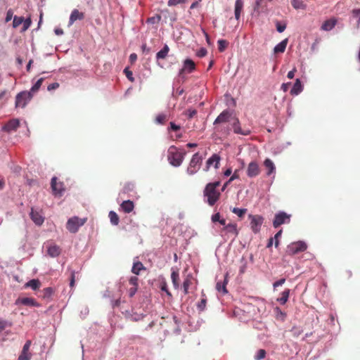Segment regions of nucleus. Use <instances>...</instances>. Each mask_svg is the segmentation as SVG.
<instances>
[{
  "mask_svg": "<svg viewBox=\"0 0 360 360\" xmlns=\"http://www.w3.org/2000/svg\"><path fill=\"white\" fill-rule=\"evenodd\" d=\"M120 207L125 213H130L134 208V204L131 200H128L123 201Z\"/></svg>",
  "mask_w": 360,
  "mask_h": 360,
  "instance_id": "nucleus-24",
  "label": "nucleus"
},
{
  "mask_svg": "<svg viewBox=\"0 0 360 360\" xmlns=\"http://www.w3.org/2000/svg\"><path fill=\"white\" fill-rule=\"evenodd\" d=\"M23 26L22 28V32L26 31L31 25L32 20L30 18H27L26 19L24 18V21L22 22Z\"/></svg>",
  "mask_w": 360,
  "mask_h": 360,
  "instance_id": "nucleus-46",
  "label": "nucleus"
},
{
  "mask_svg": "<svg viewBox=\"0 0 360 360\" xmlns=\"http://www.w3.org/2000/svg\"><path fill=\"white\" fill-rule=\"evenodd\" d=\"M290 290L285 289L282 293L281 297L277 299V301L279 302L281 304H285L289 297Z\"/></svg>",
  "mask_w": 360,
  "mask_h": 360,
  "instance_id": "nucleus-37",
  "label": "nucleus"
},
{
  "mask_svg": "<svg viewBox=\"0 0 360 360\" xmlns=\"http://www.w3.org/2000/svg\"><path fill=\"white\" fill-rule=\"evenodd\" d=\"M288 44V39H285L279 44H278L274 49L275 53H283L286 49Z\"/></svg>",
  "mask_w": 360,
  "mask_h": 360,
  "instance_id": "nucleus-29",
  "label": "nucleus"
},
{
  "mask_svg": "<svg viewBox=\"0 0 360 360\" xmlns=\"http://www.w3.org/2000/svg\"><path fill=\"white\" fill-rule=\"evenodd\" d=\"M109 218L110 220V222L113 225H117L120 221V219L117 213L114 211H110L109 212Z\"/></svg>",
  "mask_w": 360,
  "mask_h": 360,
  "instance_id": "nucleus-38",
  "label": "nucleus"
},
{
  "mask_svg": "<svg viewBox=\"0 0 360 360\" xmlns=\"http://www.w3.org/2000/svg\"><path fill=\"white\" fill-rule=\"evenodd\" d=\"M296 71H297V70L295 68L292 70L288 72V75H287L288 78L292 79L294 77V76H295V73L296 72Z\"/></svg>",
  "mask_w": 360,
  "mask_h": 360,
  "instance_id": "nucleus-64",
  "label": "nucleus"
},
{
  "mask_svg": "<svg viewBox=\"0 0 360 360\" xmlns=\"http://www.w3.org/2000/svg\"><path fill=\"white\" fill-rule=\"evenodd\" d=\"M41 286V282L38 279H32L25 284L26 288H31L32 290H36Z\"/></svg>",
  "mask_w": 360,
  "mask_h": 360,
  "instance_id": "nucleus-34",
  "label": "nucleus"
},
{
  "mask_svg": "<svg viewBox=\"0 0 360 360\" xmlns=\"http://www.w3.org/2000/svg\"><path fill=\"white\" fill-rule=\"evenodd\" d=\"M146 268L141 262H136L134 263L131 269V272L136 275H139L141 270H145Z\"/></svg>",
  "mask_w": 360,
  "mask_h": 360,
  "instance_id": "nucleus-35",
  "label": "nucleus"
},
{
  "mask_svg": "<svg viewBox=\"0 0 360 360\" xmlns=\"http://www.w3.org/2000/svg\"><path fill=\"white\" fill-rule=\"evenodd\" d=\"M44 295L43 297L46 298L51 297L53 293V289L51 288H46L43 290Z\"/></svg>",
  "mask_w": 360,
  "mask_h": 360,
  "instance_id": "nucleus-49",
  "label": "nucleus"
},
{
  "mask_svg": "<svg viewBox=\"0 0 360 360\" xmlns=\"http://www.w3.org/2000/svg\"><path fill=\"white\" fill-rule=\"evenodd\" d=\"M129 288H127V292L130 297H132L136 292L139 288V278L136 276H131L129 279Z\"/></svg>",
  "mask_w": 360,
  "mask_h": 360,
  "instance_id": "nucleus-12",
  "label": "nucleus"
},
{
  "mask_svg": "<svg viewBox=\"0 0 360 360\" xmlns=\"http://www.w3.org/2000/svg\"><path fill=\"white\" fill-rule=\"evenodd\" d=\"M207 304V299L203 297L201 300L198 303L197 308L198 311H202L205 310Z\"/></svg>",
  "mask_w": 360,
  "mask_h": 360,
  "instance_id": "nucleus-45",
  "label": "nucleus"
},
{
  "mask_svg": "<svg viewBox=\"0 0 360 360\" xmlns=\"http://www.w3.org/2000/svg\"><path fill=\"white\" fill-rule=\"evenodd\" d=\"M221 182L217 181L212 183H208L204 189V196L207 198V202L209 205L213 206L219 199L221 195V191L217 190V188L220 186Z\"/></svg>",
  "mask_w": 360,
  "mask_h": 360,
  "instance_id": "nucleus-1",
  "label": "nucleus"
},
{
  "mask_svg": "<svg viewBox=\"0 0 360 360\" xmlns=\"http://www.w3.org/2000/svg\"><path fill=\"white\" fill-rule=\"evenodd\" d=\"M160 289H161V290L165 291L168 296L172 297V294L168 290V287H167V284L166 281H162L160 283Z\"/></svg>",
  "mask_w": 360,
  "mask_h": 360,
  "instance_id": "nucleus-48",
  "label": "nucleus"
},
{
  "mask_svg": "<svg viewBox=\"0 0 360 360\" xmlns=\"http://www.w3.org/2000/svg\"><path fill=\"white\" fill-rule=\"evenodd\" d=\"M218 49L220 52H223L228 46V42L224 39H219L218 41Z\"/></svg>",
  "mask_w": 360,
  "mask_h": 360,
  "instance_id": "nucleus-42",
  "label": "nucleus"
},
{
  "mask_svg": "<svg viewBox=\"0 0 360 360\" xmlns=\"http://www.w3.org/2000/svg\"><path fill=\"white\" fill-rule=\"evenodd\" d=\"M33 95L31 92L24 91L18 93L15 96V108H24L27 104L31 101Z\"/></svg>",
  "mask_w": 360,
  "mask_h": 360,
  "instance_id": "nucleus-4",
  "label": "nucleus"
},
{
  "mask_svg": "<svg viewBox=\"0 0 360 360\" xmlns=\"http://www.w3.org/2000/svg\"><path fill=\"white\" fill-rule=\"evenodd\" d=\"M264 165L266 167V169H267L266 174L268 176L273 174L276 170V167H275L274 162H272L271 160H270L269 158H267L264 160Z\"/></svg>",
  "mask_w": 360,
  "mask_h": 360,
  "instance_id": "nucleus-25",
  "label": "nucleus"
},
{
  "mask_svg": "<svg viewBox=\"0 0 360 360\" xmlns=\"http://www.w3.org/2000/svg\"><path fill=\"white\" fill-rule=\"evenodd\" d=\"M169 52V47L165 44L164 47L157 53L156 59H165Z\"/></svg>",
  "mask_w": 360,
  "mask_h": 360,
  "instance_id": "nucleus-31",
  "label": "nucleus"
},
{
  "mask_svg": "<svg viewBox=\"0 0 360 360\" xmlns=\"http://www.w3.org/2000/svg\"><path fill=\"white\" fill-rule=\"evenodd\" d=\"M171 278L175 289H178L179 288V274L178 270L172 269L171 274Z\"/></svg>",
  "mask_w": 360,
  "mask_h": 360,
  "instance_id": "nucleus-28",
  "label": "nucleus"
},
{
  "mask_svg": "<svg viewBox=\"0 0 360 360\" xmlns=\"http://www.w3.org/2000/svg\"><path fill=\"white\" fill-rule=\"evenodd\" d=\"M207 53V51L205 48H201L197 52V56L200 58L205 56Z\"/></svg>",
  "mask_w": 360,
  "mask_h": 360,
  "instance_id": "nucleus-51",
  "label": "nucleus"
},
{
  "mask_svg": "<svg viewBox=\"0 0 360 360\" xmlns=\"http://www.w3.org/2000/svg\"><path fill=\"white\" fill-rule=\"evenodd\" d=\"M187 0H169L167 5L169 6H174L180 4H185Z\"/></svg>",
  "mask_w": 360,
  "mask_h": 360,
  "instance_id": "nucleus-47",
  "label": "nucleus"
},
{
  "mask_svg": "<svg viewBox=\"0 0 360 360\" xmlns=\"http://www.w3.org/2000/svg\"><path fill=\"white\" fill-rule=\"evenodd\" d=\"M222 236L237 237L239 231L237 228V224L235 223H230L225 226L221 230Z\"/></svg>",
  "mask_w": 360,
  "mask_h": 360,
  "instance_id": "nucleus-9",
  "label": "nucleus"
},
{
  "mask_svg": "<svg viewBox=\"0 0 360 360\" xmlns=\"http://www.w3.org/2000/svg\"><path fill=\"white\" fill-rule=\"evenodd\" d=\"M84 13L79 12L77 9H74L70 16L69 25H72L77 20H83Z\"/></svg>",
  "mask_w": 360,
  "mask_h": 360,
  "instance_id": "nucleus-20",
  "label": "nucleus"
},
{
  "mask_svg": "<svg viewBox=\"0 0 360 360\" xmlns=\"http://www.w3.org/2000/svg\"><path fill=\"white\" fill-rule=\"evenodd\" d=\"M196 114L197 111L195 109H188L186 112V115H187L189 118L193 117Z\"/></svg>",
  "mask_w": 360,
  "mask_h": 360,
  "instance_id": "nucleus-55",
  "label": "nucleus"
},
{
  "mask_svg": "<svg viewBox=\"0 0 360 360\" xmlns=\"http://www.w3.org/2000/svg\"><path fill=\"white\" fill-rule=\"evenodd\" d=\"M44 81V78L39 79L37 82L32 86L29 92H31L32 94L37 92L41 87Z\"/></svg>",
  "mask_w": 360,
  "mask_h": 360,
  "instance_id": "nucleus-40",
  "label": "nucleus"
},
{
  "mask_svg": "<svg viewBox=\"0 0 360 360\" xmlns=\"http://www.w3.org/2000/svg\"><path fill=\"white\" fill-rule=\"evenodd\" d=\"M20 125V122L17 119H13L8 122L4 127V129L6 131H15Z\"/></svg>",
  "mask_w": 360,
  "mask_h": 360,
  "instance_id": "nucleus-23",
  "label": "nucleus"
},
{
  "mask_svg": "<svg viewBox=\"0 0 360 360\" xmlns=\"http://www.w3.org/2000/svg\"><path fill=\"white\" fill-rule=\"evenodd\" d=\"M266 352L264 349H260L257 351L256 355L255 356V360H262L266 357Z\"/></svg>",
  "mask_w": 360,
  "mask_h": 360,
  "instance_id": "nucleus-44",
  "label": "nucleus"
},
{
  "mask_svg": "<svg viewBox=\"0 0 360 360\" xmlns=\"http://www.w3.org/2000/svg\"><path fill=\"white\" fill-rule=\"evenodd\" d=\"M31 340H27L24 345L22 352L18 356V360H30L32 354L29 352L31 346Z\"/></svg>",
  "mask_w": 360,
  "mask_h": 360,
  "instance_id": "nucleus-19",
  "label": "nucleus"
},
{
  "mask_svg": "<svg viewBox=\"0 0 360 360\" xmlns=\"http://www.w3.org/2000/svg\"><path fill=\"white\" fill-rule=\"evenodd\" d=\"M75 272L74 271H72L71 274H70V286L71 288H73L75 286Z\"/></svg>",
  "mask_w": 360,
  "mask_h": 360,
  "instance_id": "nucleus-52",
  "label": "nucleus"
},
{
  "mask_svg": "<svg viewBox=\"0 0 360 360\" xmlns=\"http://www.w3.org/2000/svg\"><path fill=\"white\" fill-rule=\"evenodd\" d=\"M86 221V219H81L78 217H73L68 220L66 228L71 233H76L78 231L79 227L83 226Z\"/></svg>",
  "mask_w": 360,
  "mask_h": 360,
  "instance_id": "nucleus-6",
  "label": "nucleus"
},
{
  "mask_svg": "<svg viewBox=\"0 0 360 360\" xmlns=\"http://www.w3.org/2000/svg\"><path fill=\"white\" fill-rule=\"evenodd\" d=\"M7 326V321L0 319V333Z\"/></svg>",
  "mask_w": 360,
  "mask_h": 360,
  "instance_id": "nucleus-62",
  "label": "nucleus"
},
{
  "mask_svg": "<svg viewBox=\"0 0 360 360\" xmlns=\"http://www.w3.org/2000/svg\"><path fill=\"white\" fill-rule=\"evenodd\" d=\"M307 248V245L304 242L297 241L289 244L286 248L285 252L288 255H294L305 251Z\"/></svg>",
  "mask_w": 360,
  "mask_h": 360,
  "instance_id": "nucleus-5",
  "label": "nucleus"
},
{
  "mask_svg": "<svg viewBox=\"0 0 360 360\" xmlns=\"http://www.w3.org/2000/svg\"><path fill=\"white\" fill-rule=\"evenodd\" d=\"M141 49H142L143 52L146 53V54H148V53H149L150 52V49L149 47H148L146 44H143L141 46Z\"/></svg>",
  "mask_w": 360,
  "mask_h": 360,
  "instance_id": "nucleus-63",
  "label": "nucleus"
},
{
  "mask_svg": "<svg viewBox=\"0 0 360 360\" xmlns=\"http://www.w3.org/2000/svg\"><path fill=\"white\" fill-rule=\"evenodd\" d=\"M60 84L58 82H53L51 84H49L47 87L48 91H53L59 87Z\"/></svg>",
  "mask_w": 360,
  "mask_h": 360,
  "instance_id": "nucleus-56",
  "label": "nucleus"
},
{
  "mask_svg": "<svg viewBox=\"0 0 360 360\" xmlns=\"http://www.w3.org/2000/svg\"><path fill=\"white\" fill-rule=\"evenodd\" d=\"M193 281V276L191 274L187 275V276L184 278V283H183V288H184V293L185 295H187L188 293V288L190 285L192 284Z\"/></svg>",
  "mask_w": 360,
  "mask_h": 360,
  "instance_id": "nucleus-32",
  "label": "nucleus"
},
{
  "mask_svg": "<svg viewBox=\"0 0 360 360\" xmlns=\"http://www.w3.org/2000/svg\"><path fill=\"white\" fill-rule=\"evenodd\" d=\"M51 186V188L53 190V194L55 195L61 196L63 195V193L65 191L63 183L58 182L56 177L52 178Z\"/></svg>",
  "mask_w": 360,
  "mask_h": 360,
  "instance_id": "nucleus-13",
  "label": "nucleus"
},
{
  "mask_svg": "<svg viewBox=\"0 0 360 360\" xmlns=\"http://www.w3.org/2000/svg\"><path fill=\"white\" fill-rule=\"evenodd\" d=\"M290 215L284 212H280L275 215L273 221V226L274 228H278L281 225L288 223L290 221Z\"/></svg>",
  "mask_w": 360,
  "mask_h": 360,
  "instance_id": "nucleus-8",
  "label": "nucleus"
},
{
  "mask_svg": "<svg viewBox=\"0 0 360 360\" xmlns=\"http://www.w3.org/2000/svg\"><path fill=\"white\" fill-rule=\"evenodd\" d=\"M285 282V278H281L276 282L274 283L273 286L274 288H276L278 286L282 285Z\"/></svg>",
  "mask_w": 360,
  "mask_h": 360,
  "instance_id": "nucleus-58",
  "label": "nucleus"
},
{
  "mask_svg": "<svg viewBox=\"0 0 360 360\" xmlns=\"http://www.w3.org/2000/svg\"><path fill=\"white\" fill-rule=\"evenodd\" d=\"M169 120V115L165 113L158 114L155 117V122L159 124H164Z\"/></svg>",
  "mask_w": 360,
  "mask_h": 360,
  "instance_id": "nucleus-36",
  "label": "nucleus"
},
{
  "mask_svg": "<svg viewBox=\"0 0 360 360\" xmlns=\"http://www.w3.org/2000/svg\"><path fill=\"white\" fill-rule=\"evenodd\" d=\"M221 158L218 154H213L208 160L206 161V165L205 168V171H208L210 167L214 165L215 169H218L219 167Z\"/></svg>",
  "mask_w": 360,
  "mask_h": 360,
  "instance_id": "nucleus-18",
  "label": "nucleus"
},
{
  "mask_svg": "<svg viewBox=\"0 0 360 360\" xmlns=\"http://www.w3.org/2000/svg\"><path fill=\"white\" fill-rule=\"evenodd\" d=\"M303 87L301 84V82L299 79L295 80V82L290 91V94L292 95H298L302 91Z\"/></svg>",
  "mask_w": 360,
  "mask_h": 360,
  "instance_id": "nucleus-26",
  "label": "nucleus"
},
{
  "mask_svg": "<svg viewBox=\"0 0 360 360\" xmlns=\"http://www.w3.org/2000/svg\"><path fill=\"white\" fill-rule=\"evenodd\" d=\"M291 333L294 337H298L302 333V330L297 327H293L291 330Z\"/></svg>",
  "mask_w": 360,
  "mask_h": 360,
  "instance_id": "nucleus-53",
  "label": "nucleus"
},
{
  "mask_svg": "<svg viewBox=\"0 0 360 360\" xmlns=\"http://www.w3.org/2000/svg\"><path fill=\"white\" fill-rule=\"evenodd\" d=\"M286 28L285 25H281L279 22L276 24V30L278 32H283Z\"/></svg>",
  "mask_w": 360,
  "mask_h": 360,
  "instance_id": "nucleus-57",
  "label": "nucleus"
},
{
  "mask_svg": "<svg viewBox=\"0 0 360 360\" xmlns=\"http://www.w3.org/2000/svg\"><path fill=\"white\" fill-rule=\"evenodd\" d=\"M195 70V63L190 58L184 61L183 68L179 70V75L182 77L184 73H191Z\"/></svg>",
  "mask_w": 360,
  "mask_h": 360,
  "instance_id": "nucleus-11",
  "label": "nucleus"
},
{
  "mask_svg": "<svg viewBox=\"0 0 360 360\" xmlns=\"http://www.w3.org/2000/svg\"><path fill=\"white\" fill-rule=\"evenodd\" d=\"M260 173V168L257 162L252 161L248 164L247 168L248 176L252 178L258 176Z\"/></svg>",
  "mask_w": 360,
  "mask_h": 360,
  "instance_id": "nucleus-16",
  "label": "nucleus"
},
{
  "mask_svg": "<svg viewBox=\"0 0 360 360\" xmlns=\"http://www.w3.org/2000/svg\"><path fill=\"white\" fill-rule=\"evenodd\" d=\"M336 20L333 19H330L326 20L323 25H321V29L325 31L331 30L335 25Z\"/></svg>",
  "mask_w": 360,
  "mask_h": 360,
  "instance_id": "nucleus-33",
  "label": "nucleus"
},
{
  "mask_svg": "<svg viewBox=\"0 0 360 360\" xmlns=\"http://www.w3.org/2000/svg\"><path fill=\"white\" fill-rule=\"evenodd\" d=\"M47 253L51 257H58L61 252V250L59 246L56 244H50L47 246Z\"/></svg>",
  "mask_w": 360,
  "mask_h": 360,
  "instance_id": "nucleus-21",
  "label": "nucleus"
},
{
  "mask_svg": "<svg viewBox=\"0 0 360 360\" xmlns=\"http://www.w3.org/2000/svg\"><path fill=\"white\" fill-rule=\"evenodd\" d=\"M24 21L23 17H19V16H14L13 17V27L14 28L18 27L19 25H20L22 22Z\"/></svg>",
  "mask_w": 360,
  "mask_h": 360,
  "instance_id": "nucleus-43",
  "label": "nucleus"
},
{
  "mask_svg": "<svg viewBox=\"0 0 360 360\" xmlns=\"http://www.w3.org/2000/svg\"><path fill=\"white\" fill-rule=\"evenodd\" d=\"M282 234V230H280L279 231H278L276 235L274 236V239H275V247L277 248L279 245V241H278V239H279V237H281Z\"/></svg>",
  "mask_w": 360,
  "mask_h": 360,
  "instance_id": "nucleus-54",
  "label": "nucleus"
},
{
  "mask_svg": "<svg viewBox=\"0 0 360 360\" xmlns=\"http://www.w3.org/2000/svg\"><path fill=\"white\" fill-rule=\"evenodd\" d=\"M232 212L236 214L238 217L243 218L246 214L248 210L245 208L233 207L231 210Z\"/></svg>",
  "mask_w": 360,
  "mask_h": 360,
  "instance_id": "nucleus-39",
  "label": "nucleus"
},
{
  "mask_svg": "<svg viewBox=\"0 0 360 360\" xmlns=\"http://www.w3.org/2000/svg\"><path fill=\"white\" fill-rule=\"evenodd\" d=\"M243 2L242 0H236L235 2V18L236 20H239L240 13L243 11Z\"/></svg>",
  "mask_w": 360,
  "mask_h": 360,
  "instance_id": "nucleus-27",
  "label": "nucleus"
},
{
  "mask_svg": "<svg viewBox=\"0 0 360 360\" xmlns=\"http://www.w3.org/2000/svg\"><path fill=\"white\" fill-rule=\"evenodd\" d=\"M214 125V132L224 137L229 135L231 127L229 123L226 124H217Z\"/></svg>",
  "mask_w": 360,
  "mask_h": 360,
  "instance_id": "nucleus-14",
  "label": "nucleus"
},
{
  "mask_svg": "<svg viewBox=\"0 0 360 360\" xmlns=\"http://www.w3.org/2000/svg\"><path fill=\"white\" fill-rule=\"evenodd\" d=\"M13 11H12L11 10H8V11H7L6 17V22H8V21H10V20L12 19V18H13Z\"/></svg>",
  "mask_w": 360,
  "mask_h": 360,
  "instance_id": "nucleus-61",
  "label": "nucleus"
},
{
  "mask_svg": "<svg viewBox=\"0 0 360 360\" xmlns=\"http://www.w3.org/2000/svg\"><path fill=\"white\" fill-rule=\"evenodd\" d=\"M228 283L227 281V274L225 276L224 281L223 282L219 281L217 283L216 288L219 292H221L223 294H226L228 292L226 290V284Z\"/></svg>",
  "mask_w": 360,
  "mask_h": 360,
  "instance_id": "nucleus-30",
  "label": "nucleus"
},
{
  "mask_svg": "<svg viewBox=\"0 0 360 360\" xmlns=\"http://www.w3.org/2000/svg\"><path fill=\"white\" fill-rule=\"evenodd\" d=\"M233 120V122L231 123V126L235 134H241L243 136H248L251 134L250 129L248 128H241L240 121L238 118L235 117Z\"/></svg>",
  "mask_w": 360,
  "mask_h": 360,
  "instance_id": "nucleus-10",
  "label": "nucleus"
},
{
  "mask_svg": "<svg viewBox=\"0 0 360 360\" xmlns=\"http://www.w3.org/2000/svg\"><path fill=\"white\" fill-rule=\"evenodd\" d=\"M180 128L181 127H180L179 125H177V124H176L174 122H170V127H169V129H171L172 131H176L179 130Z\"/></svg>",
  "mask_w": 360,
  "mask_h": 360,
  "instance_id": "nucleus-59",
  "label": "nucleus"
},
{
  "mask_svg": "<svg viewBox=\"0 0 360 360\" xmlns=\"http://www.w3.org/2000/svg\"><path fill=\"white\" fill-rule=\"evenodd\" d=\"M186 152H181L174 146L169 148L167 152V159L169 162L174 167H179L184 161Z\"/></svg>",
  "mask_w": 360,
  "mask_h": 360,
  "instance_id": "nucleus-2",
  "label": "nucleus"
},
{
  "mask_svg": "<svg viewBox=\"0 0 360 360\" xmlns=\"http://www.w3.org/2000/svg\"><path fill=\"white\" fill-rule=\"evenodd\" d=\"M291 3L295 9H304L305 8L302 0H292Z\"/></svg>",
  "mask_w": 360,
  "mask_h": 360,
  "instance_id": "nucleus-41",
  "label": "nucleus"
},
{
  "mask_svg": "<svg viewBox=\"0 0 360 360\" xmlns=\"http://www.w3.org/2000/svg\"><path fill=\"white\" fill-rule=\"evenodd\" d=\"M231 112L228 110L222 111L215 119L214 124H226L230 122L231 117Z\"/></svg>",
  "mask_w": 360,
  "mask_h": 360,
  "instance_id": "nucleus-15",
  "label": "nucleus"
},
{
  "mask_svg": "<svg viewBox=\"0 0 360 360\" xmlns=\"http://www.w3.org/2000/svg\"><path fill=\"white\" fill-rule=\"evenodd\" d=\"M248 218L250 220V225L252 231L255 234L259 233L264 221V217L259 214H249Z\"/></svg>",
  "mask_w": 360,
  "mask_h": 360,
  "instance_id": "nucleus-7",
  "label": "nucleus"
},
{
  "mask_svg": "<svg viewBox=\"0 0 360 360\" xmlns=\"http://www.w3.org/2000/svg\"><path fill=\"white\" fill-rule=\"evenodd\" d=\"M203 158L198 152L195 153L191 158L186 172L188 175H193L197 173L201 167Z\"/></svg>",
  "mask_w": 360,
  "mask_h": 360,
  "instance_id": "nucleus-3",
  "label": "nucleus"
},
{
  "mask_svg": "<svg viewBox=\"0 0 360 360\" xmlns=\"http://www.w3.org/2000/svg\"><path fill=\"white\" fill-rule=\"evenodd\" d=\"M30 217L37 225L39 226L44 223V217L41 215V214L39 212L34 210L33 208L32 209L30 212Z\"/></svg>",
  "mask_w": 360,
  "mask_h": 360,
  "instance_id": "nucleus-22",
  "label": "nucleus"
},
{
  "mask_svg": "<svg viewBox=\"0 0 360 360\" xmlns=\"http://www.w3.org/2000/svg\"><path fill=\"white\" fill-rule=\"evenodd\" d=\"M124 72L125 73L126 77H127V79L129 81H131V82L134 81V78L132 76L133 75L132 72L130 71L127 68L124 70Z\"/></svg>",
  "mask_w": 360,
  "mask_h": 360,
  "instance_id": "nucleus-50",
  "label": "nucleus"
},
{
  "mask_svg": "<svg viewBox=\"0 0 360 360\" xmlns=\"http://www.w3.org/2000/svg\"><path fill=\"white\" fill-rule=\"evenodd\" d=\"M220 217H221V216H220V214L219 212L213 214L212 216V222L219 221L220 219H221Z\"/></svg>",
  "mask_w": 360,
  "mask_h": 360,
  "instance_id": "nucleus-60",
  "label": "nucleus"
},
{
  "mask_svg": "<svg viewBox=\"0 0 360 360\" xmlns=\"http://www.w3.org/2000/svg\"><path fill=\"white\" fill-rule=\"evenodd\" d=\"M15 304H22L25 306H31L39 307L40 304L32 297H19L15 300Z\"/></svg>",
  "mask_w": 360,
  "mask_h": 360,
  "instance_id": "nucleus-17",
  "label": "nucleus"
}]
</instances>
